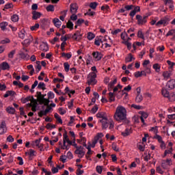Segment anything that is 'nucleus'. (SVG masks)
Returning <instances> with one entry per match:
<instances>
[{
	"label": "nucleus",
	"mask_w": 175,
	"mask_h": 175,
	"mask_svg": "<svg viewBox=\"0 0 175 175\" xmlns=\"http://www.w3.org/2000/svg\"><path fill=\"white\" fill-rule=\"evenodd\" d=\"M113 118L118 122H122L126 120V109L123 106L119 105L116 107Z\"/></svg>",
	"instance_id": "f257e3e1"
},
{
	"label": "nucleus",
	"mask_w": 175,
	"mask_h": 175,
	"mask_svg": "<svg viewBox=\"0 0 175 175\" xmlns=\"http://www.w3.org/2000/svg\"><path fill=\"white\" fill-rule=\"evenodd\" d=\"M36 96H37V99L40 103V105H44V106H47L49 103H50V100L47 98H44V95L42 94V92H37Z\"/></svg>",
	"instance_id": "f03ea898"
},
{
	"label": "nucleus",
	"mask_w": 175,
	"mask_h": 175,
	"mask_svg": "<svg viewBox=\"0 0 175 175\" xmlns=\"http://www.w3.org/2000/svg\"><path fill=\"white\" fill-rule=\"evenodd\" d=\"M88 85H95L96 84V72H90L87 77Z\"/></svg>",
	"instance_id": "7ed1b4c3"
},
{
	"label": "nucleus",
	"mask_w": 175,
	"mask_h": 175,
	"mask_svg": "<svg viewBox=\"0 0 175 175\" xmlns=\"http://www.w3.org/2000/svg\"><path fill=\"white\" fill-rule=\"evenodd\" d=\"M169 21H170V18H169L167 16H165L163 18H161L160 21H159L156 23L157 27H161V25H163V27H166L167 24H169Z\"/></svg>",
	"instance_id": "20e7f679"
},
{
	"label": "nucleus",
	"mask_w": 175,
	"mask_h": 175,
	"mask_svg": "<svg viewBox=\"0 0 175 175\" xmlns=\"http://www.w3.org/2000/svg\"><path fill=\"white\" fill-rule=\"evenodd\" d=\"M75 154L78 155V158H83L85 155V151H84V148L81 146H79V148L75 150Z\"/></svg>",
	"instance_id": "39448f33"
},
{
	"label": "nucleus",
	"mask_w": 175,
	"mask_h": 175,
	"mask_svg": "<svg viewBox=\"0 0 175 175\" xmlns=\"http://www.w3.org/2000/svg\"><path fill=\"white\" fill-rule=\"evenodd\" d=\"M27 107H31L32 111H36V107H38V100L32 98L30 100V103L27 104Z\"/></svg>",
	"instance_id": "423d86ee"
},
{
	"label": "nucleus",
	"mask_w": 175,
	"mask_h": 175,
	"mask_svg": "<svg viewBox=\"0 0 175 175\" xmlns=\"http://www.w3.org/2000/svg\"><path fill=\"white\" fill-rule=\"evenodd\" d=\"M136 19L137 20L138 25H143L147 23V16L137 15Z\"/></svg>",
	"instance_id": "0eeeda50"
},
{
	"label": "nucleus",
	"mask_w": 175,
	"mask_h": 175,
	"mask_svg": "<svg viewBox=\"0 0 175 175\" xmlns=\"http://www.w3.org/2000/svg\"><path fill=\"white\" fill-rule=\"evenodd\" d=\"M8 132V126H6V122L1 121L0 123V135H5Z\"/></svg>",
	"instance_id": "6e6552de"
},
{
	"label": "nucleus",
	"mask_w": 175,
	"mask_h": 175,
	"mask_svg": "<svg viewBox=\"0 0 175 175\" xmlns=\"http://www.w3.org/2000/svg\"><path fill=\"white\" fill-rule=\"evenodd\" d=\"M164 4L169 6L170 10H174V4L173 0H163Z\"/></svg>",
	"instance_id": "1a4fd4ad"
},
{
	"label": "nucleus",
	"mask_w": 175,
	"mask_h": 175,
	"mask_svg": "<svg viewBox=\"0 0 175 175\" xmlns=\"http://www.w3.org/2000/svg\"><path fill=\"white\" fill-rule=\"evenodd\" d=\"M166 87H167V88H169V90H174V88H175V79H172L169 80L167 82Z\"/></svg>",
	"instance_id": "9d476101"
},
{
	"label": "nucleus",
	"mask_w": 175,
	"mask_h": 175,
	"mask_svg": "<svg viewBox=\"0 0 175 175\" xmlns=\"http://www.w3.org/2000/svg\"><path fill=\"white\" fill-rule=\"evenodd\" d=\"M70 13L72 14H76L77 13V10L79 9V6H77V3H71L70 5Z\"/></svg>",
	"instance_id": "9b49d317"
},
{
	"label": "nucleus",
	"mask_w": 175,
	"mask_h": 175,
	"mask_svg": "<svg viewBox=\"0 0 175 175\" xmlns=\"http://www.w3.org/2000/svg\"><path fill=\"white\" fill-rule=\"evenodd\" d=\"M33 40V38H32V36L28 34L27 38H26L23 42L22 44H24V46H29L31 44V42Z\"/></svg>",
	"instance_id": "f8f14e48"
},
{
	"label": "nucleus",
	"mask_w": 175,
	"mask_h": 175,
	"mask_svg": "<svg viewBox=\"0 0 175 175\" xmlns=\"http://www.w3.org/2000/svg\"><path fill=\"white\" fill-rule=\"evenodd\" d=\"M92 56L94 61H100V59H102V53L98 51L93 52Z\"/></svg>",
	"instance_id": "ddd939ff"
},
{
	"label": "nucleus",
	"mask_w": 175,
	"mask_h": 175,
	"mask_svg": "<svg viewBox=\"0 0 175 175\" xmlns=\"http://www.w3.org/2000/svg\"><path fill=\"white\" fill-rule=\"evenodd\" d=\"M83 34L80 32V31H77L74 35H72V38L74 40H81Z\"/></svg>",
	"instance_id": "4468645a"
},
{
	"label": "nucleus",
	"mask_w": 175,
	"mask_h": 175,
	"mask_svg": "<svg viewBox=\"0 0 175 175\" xmlns=\"http://www.w3.org/2000/svg\"><path fill=\"white\" fill-rule=\"evenodd\" d=\"M162 76L164 80L167 81L169 80V79H170V77L172 76V71H164L162 74Z\"/></svg>",
	"instance_id": "2eb2a0df"
},
{
	"label": "nucleus",
	"mask_w": 175,
	"mask_h": 175,
	"mask_svg": "<svg viewBox=\"0 0 175 175\" xmlns=\"http://www.w3.org/2000/svg\"><path fill=\"white\" fill-rule=\"evenodd\" d=\"M97 118H102L101 120H107V115L105 112H98L96 113Z\"/></svg>",
	"instance_id": "dca6fc26"
},
{
	"label": "nucleus",
	"mask_w": 175,
	"mask_h": 175,
	"mask_svg": "<svg viewBox=\"0 0 175 175\" xmlns=\"http://www.w3.org/2000/svg\"><path fill=\"white\" fill-rule=\"evenodd\" d=\"M0 68L2 69V70H8V69L10 68V66L8 62H4L0 64Z\"/></svg>",
	"instance_id": "f3484780"
},
{
	"label": "nucleus",
	"mask_w": 175,
	"mask_h": 175,
	"mask_svg": "<svg viewBox=\"0 0 175 175\" xmlns=\"http://www.w3.org/2000/svg\"><path fill=\"white\" fill-rule=\"evenodd\" d=\"M100 122L102 124L103 129H107L109 127V122H107V119L100 120Z\"/></svg>",
	"instance_id": "a211bd4d"
},
{
	"label": "nucleus",
	"mask_w": 175,
	"mask_h": 175,
	"mask_svg": "<svg viewBox=\"0 0 175 175\" xmlns=\"http://www.w3.org/2000/svg\"><path fill=\"white\" fill-rule=\"evenodd\" d=\"M40 49L42 51H49V45L46 42H42L40 46Z\"/></svg>",
	"instance_id": "6ab92c4d"
},
{
	"label": "nucleus",
	"mask_w": 175,
	"mask_h": 175,
	"mask_svg": "<svg viewBox=\"0 0 175 175\" xmlns=\"http://www.w3.org/2000/svg\"><path fill=\"white\" fill-rule=\"evenodd\" d=\"M117 83V77H116L113 81H111L108 84V91H111L112 88L114 87V85Z\"/></svg>",
	"instance_id": "aec40b11"
},
{
	"label": "nucleus",
	"mask_w": 175,
	"mask_h": 175,
	"mask_svg": "<svg viewBox=\"0 0 175 175\" xmlns=\"http://www.w3.org/2000/svg\"><path fill=\"white\" fill-rule=\"evenodd\" d=\"M53 23L57 28H59V27H61V25H62V22H61V21H59V19L58 18H54L53 20Z\"/></svg>",
	"instance_id": "412c9836"
},
{
	"label": "nucleus",
	"mask_w": 175,
	"mask_h": 175,
	"mask_svg": "<svg viewBox=\"0 0 175 175\" xmlns=\"http://www.w3.org/2000/svg\"><path fill=\"white\" fill-rule=\"evenodd\" d=\"M63 142H65L66 143H68L69 146H72V142L69 140V137H68V134L65 133L63 135Z\"/></svg>",
	"instance_id": "4be33fe9"
},
{
	"label": "nucleus",
	"mask_w": 175,
	"mask_h": 175,
	"mask_svg": "<svg viewBox=\"0 0 175 175\" xmlns=\"http://www.w3.org/2000/svg\"><path fill=\"white\" fill-rule=\"evenodd\" d=\"M14 95H16V92L12 90H8L4 94V98H8L9 96H14Z\"/></svg>",
	"instance_id": "5701e85b"
},
{
	"label": "nucleus",
	"mask_w": 175,
	"mask_h": 175,
	"mask_svg": "<svg viewBox=\"0 0 175 175\" xmlns=\"http://www.w3.org/2000/svg\"><path fill=\"white\" fill-rule=\"evenodd\" d=\"M18 36H19L20 39H25V36H28L27 35L25 30L22 29L19 31Z\"/></svg>",
	"instance_id": "b1692460"
},
{
	"label": "nucleus",
	"mask_w": 175,
	"mask_h": 175,
	"mask_svg": "<svg viewBox=\"0 0 175 175\" xmlns=\"http://www.w3.org/2000/svg\"><path fill=\"white\" fill-rule=\"evenodd\" d=\"M33 14V20H38V18H40V16H42V14L40 12H38L36 11H33L32 12Z\"/></svg>",
	"instance_id": "393cba45"
},
{
	"label": "nucleus",
	"mask_w": 175,
	"mask_h": 175,
	"mask_svg": "<svg viewBox=\"0 0 175 175\" xmlns=\"http://www.w3.org/2000/svg\"><path fill=\"white\" fill-rule=\"evenodd\" d=\"M137 38L142 39L143 40H146V38L144 37V34H143V31L142 30H139L137 32ZM143 46H144V41L142 43Z\"/></svg>",
	"instance_id": "a878e982"
},
{
	"label": "nucleus",
	"mask_w": 175,
	"mask_h": 175,
	"mask_svg": "<svg viewBox=\"0 0 175 175\" xmlns=\"http://www.w3.org/2000/svg\"><path fill=\"white\" fill-rule=\"evenodd\" d=\"M153 69L157 72V73H159L161 72V66L159 64L156 63L152 66Z\"/></svg>",
	"instance_id": "bb28decb"
},
{
	"label": "nucleus",
	"mask_w": 175,
	"mask_h": 175,
	"mask_svg": "<svg viewBox=\"0 0 175 175\" xmlns=\"http://www.w3.org/2000/svg\"><path fill=\"white\" fill-rule=\"evenodd\" d=\"M135 60V57L132 55V54L129 53L125 58V61L126 63L132 62V61Z\"/></svg>",
	"instance_id": "cd10ccee"
},
{
	"label": "nucleus",
	"mask_w": 175,
	"mask_h": 175,
	"mask_svg": "<svg viewBox=\"0 0 175 175\" xmlns=\"http://www.w3.org/2000/svg\"><path fill=\"white\" fill-rule=\"evenodd\" d=\"M129 135H131L130 129H126L124 131L122 132V136H124V137H126V136H129Z\"/></svg>",
	"instance_id": "c85d7f7f"
},
{
	"label": "nucleus",
	"mask_w": 175,
	"mask_h": 175,
	"mask_svg": "<svg viewBox=\"0 0 175 175\" xmlns=\"http://www.w3.org/2000/svg\"><path fill=\"white\" fill-rule=\"evenodd\" d=\"M6 111L9 113V114H14L16 109L13 108V107H8L6 108Z\"/></svg>",
	"instance_id": "c756f323"
},
{
	"label": "nucleus",
	"mask_w": 175,
	"mask_h": 175,
	"mask_svg": "<svg viewBox=\"0 0 175 175\" xmlns=\"http://www.w3.org/2000/svg\"><path fill=\"white\" fill-rule=\"evenodd\" d=\"M161 94L165 98H169V91L166 89H162Z\"/></svg>",
	"instance_id": "7c9ffc66"
},
{
	"label": "nucleus",
	"mask_w": 175,
	"mask_h": 175,
	"mask_svg": "<svg viewBox=\"0 0 175 175\" xmlns=\"http://www.w3.org/2000/svg\"><path fill=\"white\" fill-rule=\"evenodd\" d=\"M8 25V22H2L0 23V28L1 29H2V31H5Z\"/></svg>",
	"instance_id": "2f4dec72"
},
{
	"label": "nucleus",
	"mask_w": 175,
	"mask_h": 175,
	"mask_svg": "<svg viewBox=\"0 0 175 175\" xmlns=\"http://www.w3.org/2000/svg\"><path fill=\"white\" fill-rule=\"evenodd\" d=\"M36 64L37 65L36 67V71L38 72H40V70H42V66H40V62L36 61Z\"/></svg>",
	"instance_id": "473e14b6"
},
{
	"label": "nucleus",
	"mask_w": 175,
	"mask_h": 175,
	"mask_svg": "<svg viewBox=\"0 0 175 175\" xmlns=\"http://www.w3.org/2000/svg\"><path fill=\"white\" fill-rule=\"evenodd\" d=\"M62 57H64V58H66L67 59H70V58H72V53H62Z\"/></svg>",
	"instance_id": "72a5a7b5"
},
{
	"label": "nucleus",
	"mask_w": 175,
	"mask_h": 175,
	"mask_svg": "<svg viewBox=\"0 0 175 175\" xmlns=\"http://www.w3.org/2000/svg\"><path fill=\"white\" fill-rule=\"evenodd\" d=\"M118 94H120V95H118V96H117V98H118V99H120V98H122L123 95H126V96H128V93L125 92V90H122V91H119V92H118Z\"/></svg>",
	"instance_id": "f704fd0d"
},
{
	"label": "nucleus",
	"mask_w": 175,
	"mask_h": 175,
	"mask_svg": "<svg viewBox=\"0 0 175 175\" xmlns=\"http://www.w3.org/2000/svg\"><path fill=\"white\" fill-rule=\"evenodd\" d=\"M109 102H114V100H116V96H114V93L109 92Z\"/></svg>",
	"instance_id": "c9c22d12"
},
{
	"label": "nucleus",
	"mask_w": 175,
	"mask_h": 175,
	"mask_svg": "<svg viewBox=\"0 0 175 175\" xmlns=\"http://www.w3.org/2000/svg\"><path fill=\"white\" fill-rule=\"evenodd\" d=\"M11 20L12 21H13V23H17V21H18L19 18H18V15L17 14H14L11 16Z\"/></svg>",
	"instance_id": "e433bc0d"
},
{
	"label": "nucleus",
	"mask_w": 175,
	"mask_h": 175,
	"mask_svg": "<svg viewBox=\"0 0 175 175\" xmlns=\"http://www.w3.org/2000/svg\"><path fill=\"white\" fill-rule=\"evenodd\" d=\"M155 59H156V61L162 62V61H163V57H162V55L161 54L156 53L155 54Z\"/></svg>",
	"instance_id": "4c0bfd02"
},
{
	"label": "nucleus",
	"mask_w": 175,
	"mask_h": 175,
	"mask_svg": "<svg viewBox=\"0 0 175 175\" xmlns=\"http://www.w3.org/2000/svg\"><path fill=\"white\" fill-rule=\"evenodd\" d=\"M38 88H39L40 90H43V91H44V90H46V84H44V83L43 82H40L38 85Z\"/></svg>",
	"instance_id": "58836bf2"
},
{
	"label": "nucleus",
	"mask_w": 175,
	"mask_h": 175,
	"mask_svg": "<svg viewBox=\"0 0 175 175\" xmlns=\"http://www.w3.org/2000/svg\"><path fill=\"white\" fill-rule=\"evenodd\" d=\"M121 39H122L123 42H125V40H126L127 38H128V33H126V32L124 31L121 33Z\"/></svg>",
	"instance_id": "ea45409f"
},
{
	"label": "nucleus",
	"mask_w": 175,
	"mask_h": 175,
	"mask_svg": "<svg viewBox=\"0 0 175 175\" xmlns=\"http://www.w3.org/2000/svg\"><path fill=\"white\" fill-rule=\"evenodd\" d=\"M123 44H125V46H127V49L129 50H131V49H132V43H131L130 42L128 41H122Z\"/></svg>",
	"instance_id": "a19ab883"
},
{
	"label": "nucleus",
	"mask_w": 175,
	"mask_h": 175,
	"mask_svg": "<svg viewBox=\"0 0 175 175\" xmlns=\"http://www.w3.org/2000/svg\"><path fill=\"white\" fill-rule=\"evenodd\" d=\"M54 117L57 120V122H59V124H62V119L61 118V116L58 115V113H55Z\"/></svg>",
	"instance_id": "79ce46f5"
},
{
	"label": "nucleus",
	"mask_w": 175,
	"mask_h": 175,
	"mask_svg": "<svg viewBox=\"0 0 175 175\" xmlns=\"http://www.w3.org/2000/svg\"><path fill=\"white\" fill-rule=\"evenodd\" d=\"M135 100L137 103H140V102H142V100H143V96H142L141 94H137Z\"/></svg>",
	"instance_id": "37998d69"
},
{
	"label": "nucleus",
	"mask_w": 175,
	"mask_h": 175,
	"mask_svg": "<svg viewBox=\"0 0 175 175\" xmlns=\"http://www.w3.org/2000/svg\"><path fill=\"white\" fill-rule=\"evenodd\" d=\"M70 146L69 145H66V142L65 141H63V145L62 146V150H69Z\"/></svg>",
	"instance_id": "c03bdc74"
},
{
	"label": "nucleus",
	"mask_w": 175,
	"mask_h": 175,
	"mask_svg": "<svg viewBox=\"0 0 175 175\" xmlns=\"http://www.w3.org/2000/svg\"><path fill=\"white\" fill-rule=\"evenodd\" d=\"M103 137V133H98L96 136L94 137V141L98 142L100 138Z\"/></svg>",
	"instance_id": "a18cd8bd"
},
{
	"label": "nucleus",
	"mask_w": 175,
	"mask_h": 175,
	"mask_svg": "<svg viewBox=\"0 0 175 175\" xmlns=\"http://www.w3.org/2000/svg\"><path fill=\"white\" fill-rule=\"evenodd\" d=\"M168 99H169V100H170V102H174V100H175V94L174 93H171L169 95Z\"/></svg>",
	"instance_id": "49530a36"
},
{
	"label": "nucleus",
	"mask_w": 175,
	"mask_h": 175,
	"mask_svg": "<svg viewBox=\"0 0 175 175\" xmlns=\"http://www.w3.org/2000/svg\"><path fill=\"white\" fill-rule=\"evenodd\" d=\"M64 66L65 72H69V69L70 68V65H69V64L68 62H65L64 64Z\"/></svg>",
	"instance_id": "de8ad7c7"
},
{
	"label": "nucleus",
	"mask_w": 175,
	"mask_h": 175,
	"mask_svg": "<svg viewBox=\"0 0 175 175\" xmlns=\"http://www.w3.org/2000/svg\"><path fill=\"white\" fill-rule=\"evenodd\" d=\"M94 38H95V34H94L93 33L89 32L88 33V40H92V39H94Z\"/></svg>",
	"instance_id": "09e8293b"
},
{
	"label": "nucleus",
	"mask_w": 175,
	"mask_h": 175,
	"mask_svg": "<svg viewBox=\"0 0 175 175\" xmlns=\"http://www.w3.org/2000/svg\"><path fill=\"white\" fill-rule=\"evenodd\" d=\"M26 155H29L30 157H33L35 155V150L33 149H30L29 152H25Z\"/></svg>",
	"instance_id": "8fccbe9b"
},
{
	"label": "nucleus",
	"mask_w": 175,
	"mask_h": 175,
	"mask_svg": "<svg viewBox=\"0 0 175 175\" xmlns=\"http://www.w3.org/2000/svg\"><path fill=\"white\" fill-rule=\"evenodd\" d=\"M175 36V29L170 30V31L167 33V34H166V36Z\"/></svg>",
	"instance_id": "3c124183"
},
{
	"label": "nucleus",
	"mask_w": 175,
	"mask_h": 175,
	"mask_svg": "<svg viewBox=\"0 0 175 175\" xmlns=\"http://www.w3.org/2000/svg\"><path fill=\"white\" fill-rule=\"evenodd\" d=\"M96 6H98V3L96 2H92V3H90V8H91V9H93V10L96 9Z\"/></svg>",
	"instance_id": "603ef678"
},
{
	"label": "nucleus",
	"mask_w": 175,
	"mask_h": 175,
	"mask_svg": "<svg viewBox=\"0 0 175 175\" xmlns=\"http://www.w3.org/2000/svg\"><path fill=\"white\" fill-rule=\"evenodd\" d=\"M46 10L47 12H54L55 8H54V5H49L46 7Z\"/></svg>",
	"instance_id": "864d4df0"
},
{
	"label": "nucleus",
	"mask_w": 175,
	"mask_h": 175,
	"mask_svg": "<svg viewBox=\"0 0 175 175\" xmlns=\"http://www.w3.org/2000/svg\"><path fill=\"white\" fill-rule=\"evenodd\" d=\"M66 27L67 28H69V29H73V23H72L70 21H68Z\"/></svg>",
	"instance_id": "5fc2aeb1"
},
{
	"label": "nucleus",
	"mask_w": 175,
	"mask_h": 175,
	"mask_svg": "<svg viewBox=\"0 0 175 175\" xmlns=\"http://www.w3.org/2000/svg\"><path fill=\"white\" fill-rule=\"evenodd\" d=\"M14 54H16V51L15 50L11 51L8 53V58H10L12 59L13 57H14Z\"/></svg>",
	"instance_id": "6e6d98bb"
},
{
	"label": "nucleus",
	"mask_w": 175,
	"mask_h": 175,
	"mask_svg": "<svg viewBox=\"0 0 175 175\" xmlns=\"http://www.w3.org/2000/svg\"><path fill=\"white\" fill-rule=\"evenodd\" d=\"M156 172L159 173V174H163L164 172L162 170V167L161 166H157L156 167Z\"/></svg>",
	"instance_id": "4d7b16f0"
},
{
	"label": "nucleus",
	"mask_w": 175,
	"mask_h": 175,
	"mask_svg": "<svg viewBox=\"0 0 175 175\" xmlns=\"http://www.w3.org/2000/svg\"><path fill=\"white\" fill-rule=\"evenodd\" d=\"M172 148H170L169 150H165L163 158H165L167 154H172Z\"/></svg>",
	"instance_id": "13d9d810"
},
{
	"label": "nucleus",
	"mask_w": 175,
	"mask_h": 175,
	"mask_svg": "<svg viewBox=\"0 0 175 175\" xmlns=\"http://www.w3.org/2000/svg\"><path fill=\"white\" fill-rule=\"evenodd\" d=\"M55 94L53 92H48V99H54Z\"/></svg>",
	"instance_id": "bf43d9fd"
},
{
	"label": "nucleus",
	"mask_w": 175,
	"mask_h": 175,
	"mask_svg": "<svg viewBox=\"0 0 175 175\" xmlns=\"http://www.w3.org/2000/svg\"><path fill=\"white\" fill-rule=\"evenodd\" d=\"M39 28V24L36 23L35 25L31 26L30 27L31 31H36V29H38Z\"/></svg>",
	"instance_id": "052dcab7"
},
{
	"label": "nucleus",
	"mask_w": 175,
	"mask_h": 175,
	"mask_svg": "<svg viewBox=\"0 0 175 175\" xmlns=\"http://www.w3.org/2000/svg\"><path fill=\"white\" fill-rule=\"evenodd\" d=\"M46 129H54V128H55V124H51L50 123H48L46 126Z\"/></svg>",
	"instance_id": "680f3d73"
},
{
	"label": "nucleus",
	"mask_w": 175,
	"mask_h": 175,
	"mask_svg": "<svg viewBox=\"0 0 175 175\" xmlns=\"http://www.w3.org/2000/svg\"><path fill=\"white\" fill-rule=\"evenodd\" d=\"M154 139H157V140H158V142L159 143H162V142H163L162 140V137H161L160 135H156L154 137Z\"/></svg>",
	"instance_id": "e2e57ef3"
},
{
	"label": "nucleus",
	"mask_w": 175,
	"mask_h": 175,
	"mask_svg": "<svg viewBox=\"0 0 175 175\" xmlns=\"http://www.w3.org/2000/svg\"><path fill=\"white\" fill-rule=\"evenodd\" d=\"M98 105L94 106V107L92 109L91 113H92V114H95V113H96V111H98Z\"/></svg>",
	"instance_id": "0e129e2a"
},
{
	"label": "nucleus",
	"mask_w": 175,
	"mask_h": 175,
	"mask_svg": "<svg viewBox=\"0 0 175 175\" xmlns=\"http://www.w3.org/2000/svg\"><path fill=\"white\" fill-rule=\"evenodd\" d=\"M148 117V113L146 112H141V118H144L145 120Z\"/></svg>",
	"instance_id": "69168bd1"
},
{
	"label": "nucleus",
	"mask_w": 175,
	"mask_h": 175,
	"mask_svg": "<svg viewBox=\"0 0 175 175\" xmlns=\"http://www.w3.org/2000/svg\"><path fill=\"white\" fill-rule=\"evenodd\" d=\"M167 64L169 65L170 69H172L173 66L175 65V63L170 62V60H167Z\"/></svg>",
	"instance_id": "338daca9"
},
{
	"label": "nucleus",
	"mask_w": 175,
	"mask_h": 175,
	"mask_svg": "<svg viewBox=\"0 0 175 175\" xmlns=\"http://www.w3.org/2000/svg\"><path fill=\"white\" fill-rule=\"evenodd\" d=\"M38 174H39V171L36 170V168H34L30 175H38Z\"/></svg>",
	"instance_id": "774afa93"
}]
</instances>
